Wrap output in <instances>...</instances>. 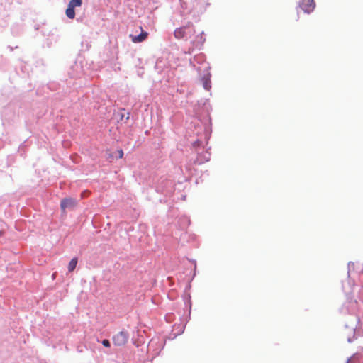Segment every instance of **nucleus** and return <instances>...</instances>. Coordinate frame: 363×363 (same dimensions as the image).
<instances>
[{
    "mask_svg": "<svg viewBox=\"0 0 363 363\" xmlns=\"http://www.w3.org/2000/svg\"><path fill=\"white\" fill-rule=\"evenodd\" d=\"M300 6L304 12L310 13L314 10L315 3L314 0H303Z\"/></svg>",
    "mask_w": 363,
    "mask_h": 363,
    "instance_id": "nucleus-3",
    "label": "nucleus"
},
{
    "mask_svg": "<svg viewBox=\"0 0 363 363\" xmlns=\"http://www.w3.org/2000/svg\"><path fill=\"white\" fill-rule=\"evenodd\" d=\"M102 345H103L104 347H110V345H110V342H109V340H106V339H105V340H104L102 341Z\"/></svg>",
    "mask_w": 363,
    "mask_h": 363,
    "instance_id": "nucleus-9",
    "label": "nucleus"
},
{
    "mask_svg": "<svg viewBox=\"0 0 363 363\" xmlns=\"http://www.w3.org/2000/svg\"><path fill=\"white\" fill-rule=\"evenodd\" d=\"M77 264V258L74 257L71 259L68 264V270L69 272H72L76 268V266Z\"/></svg>",
    "mask_w": 363,
    "mask_h": 363,
    "instance_id": "nucleus-7",
    "label": "nucleus"
},
{
    "mask_svg": "<svg viewBox=\"0 0 363 363\" xmlns=\"http://www.w3.org/2000/svg\"><path fill=\"white\" fill-rule=\"evenodd\" d=\"M195 33V30L192 24L177 28L174 32V35L177 39H187Z\"/></svg>",
    "mask_w": 363,
    "mask_h": 363,
    "instance_id": "nucleus-1",
    "label": "nucleus"
},
{
    "mask_svg": "<svg viewBox=\"0 0 363 363\" xmlns=\"http://www.w3.org/2000/svg\"><path fill=\"white\" fill-rule=\"evenodd\" d=\"M205 88H206V89H208L207 83H206V84H205Z\"/></svg>",
    "mask_w": 363,
    "mask_h": 363,
    "instance_id": "nucleus-11",
    "label": "nucleus"
},
{
    "mask_svg": "<svg viewBox=\"0 0 363 363\" xmlns=\"http://www.w3.org/2000/svg\"><path fill=\"white\" fill-rule=\"evenodd\" d=\"M76 205V200L72 198H65L61 201V208L65 209Z\"/></svg>",
    "mask_w": 363,
    "mask_h": 363,
    "instance_id": "nucleus-5",
    "label": "nucleus"
},
{
    "mask_svg": "<svg viewBox=\"0 0 363 363\" xmlns=\"http://www.w3.org/2000/svg\"><path fill=\"white\" fill-rule=\"evenodd\" d=\"M65 13L67 16L70 19H73L75 17L74 9L69 6H67Z\"/></svg>",
    "mask_w": 363,
    "mask_h": 363,
    "instance_id": "nucleus-6",
    "label": "nucleus"
},
{
    "mask_svg": "<svg viewBox=\"0 0 363 363\" xmlns=\"http://www.w3.org/2000/svg\"><path fill=\"white\" fill-rule=\"evenodd\" d=\"M128 338L129 336L126 332L121 331L113 336L112 340L115 345L121 347L128 342Z\"/></svg>",
    "mask_w": 363,
    "mask_h": 363,
    "instance_id": "nucleus-2",
    "label": "nucleus"
},
{
    "mask_svg": "<svg viewBox=\"0 0 363 363\" xmlns=\"http://www.w3.org/2000/svg\"><path fill=\"white\" fill-rule=\"evenodd\" d=\"M118 153H119V157H120V158H122V157H123V150H121L118 152Z\"/></svg>",
    "mask_w": 363,
    "mask_h": 363,
    "instance_id": "nucleus-10",
    "label": "nucleus"
},
{
    "mask_svg": "<svg viewBox=\"0 0 363 363\" xmlns=\"http://www.w3.org/2000/svg\"><path fill=\"white\" fill-rule=\"evenodd\" d=\"M82 4V0H71L69 2L68 6L74 9L75 7L81 6Z\"/></svg>",
    "mask_w": 363,
    "mask_h": 363,
    "instance_id": "nucleus-8",
    "label": "nucleus"
},
{
    "mask_svg": "<svg viewBox=\"0 0 363 363\" xmlns=\"http://www.w3.org/2000/svg\"><path fill=\"white\" fill-rule=\"evenodd\" d=\"M140 29H141V33L138 35H130V38L133 43H142L147 39V38L148 36V33L146 31H144L143 30L142 27H140Z\"/></svg>",
    "mask_w": 363,
    "mask_h": 363,
    "instance_id": "nucleus-4",
    "label": "nucleus"
}]
</instances>
